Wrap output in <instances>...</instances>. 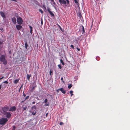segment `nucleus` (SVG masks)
Segmentation results:
<instances>
[{
  "instance_id": "38",
  "label": "nucleus",
  "mask_w": 130,
  "mask_h": 130,
  "mask_svg": "<svg viewBox=\"0 0 130 130\" xmlns=\"http://www.w3.org/2000/svg\"><path fill=\"white\" fill-rule=\"evenodd\" d=\"M77 50L78 51H79L80 50V49L79 48H78V47H77Z\"/></svg>"
},
{
  "instance_id": "36",
  "label": "nucleus",
  "mask_w": 130,
  "mask_h": 130,
  "mask_svg": "<svg viewBox=\"0 0 130 130\" xmlns=\"http://www.w3.org/2000/svg\"><path fill=\"white\" fill-rule=\"evenodd\" d=\"M35 89V87H33L32 88V90L33 91L34 90V89Z\"/></svg>"
},
{
  "instance_id": "44",
  "label": "nucleus",
  "mask_w": 130,
  "mask_h": 130,
  "mask_svg": "<svg viewBox=\"0 0 130 130\" xmlns=\"http://www.w3.org/2000/svg\"><path fill=\"white\" fill-rule=\"evenodd\" d=\"M48 115V113H47L46 114L45 116L46 117H47Z\"/></svg>"
},
{
  "instance_id": "28",
  "label": "nucleus",
  "mask_w": 130,
  "mask_h": 130,
  "mask_svg": "<svg viewBox=\"0 0 130 130\" xmlns=\"http://www.w3.org/2000/svg\"><path fill=\"white\" fill-rule=\"evenodd\" d=\"M58 66L60 69H61L62 67L60 64L58 65Z\"/></svg>"
},
{
  "instance_id": "8",
  "label": "nucleus",
  "mask_w": 130,
  "mask_h": 130,
  "mask_svg": "<svg viewBox=\"0 0 130 130\" xmlns=\"http://www.w3.org/2000/svg\"><path fill=\"white\" fill-rule=\"evenodd\" d=\"M0 14L2 17L3 18H6V17L5 13L2 11H1L0 12Z\"/></svg>"
},
{
  "instance_id": "12",
  "label": "nucleus",
  "mask_w": 130,
  "mask_h": 130,
  "mask_svg": "<svg viewBox=\"0 0 130 130\" xmlns=\"http://www.w3.org/2000/svg\"><path fill=\"white\" fill-rule=\"evenodd\" d=\"M16 27L18 30H20L22 28V26L20 25H18L16 26Z\"/></svg>"
},
{
  "instance_id": "30",
  "label": "nucleus",
  "mask_w": 130,
  "mask_h": 130,
  "mask_svg": "<svg viewBox=\"0 0 130 130\" xmlns=\"http://www.w3.org/2000/svg\"><path fill=\"white\" fill-rule=\"evenodd\" d=\"M27 108V107L26 106H25L24 107H23V109L24 110H26Z\"/></svg>"
},
{
  "instance_id": "37",
  "label": "nucleus",
  "mask_w": 130,
  "mask_h": 130,
  "mask_svg": "<svg viewBox=\"0 0 130 130\" xmlns=\"http://www.w3.org/2000/svg\"><path fill=\"white\" fill-rule=\"evenodd\" d=\"M63 124V122H60L59 123V124L60 125H62Z\"/></svg>"
},
{
  "instance_id": "1",
  "label": "nucleus",
  "mask_w": 130,
  "mask_h": 130,
  "mask_svg": "<svg viewBox=\"0 0 130 130\" xmlns=\"http://www.w3.org/2000/svg\"><path fill=\"white\" fill-rule=\"evenodd\" d=\"M0 60L1 62H3V63L5 65L7 64V62L6 60L5 57L4 55H2L0 57Z\"/></svg>"
},
{
  "instance_id": "55",
  "label": "nucleus",
  "mask_w": 130,
  "mask_h": 130,
  "mask_svg": "<svg viewBox=\"0 0 130 130\" xmlns=\"http://www.w3.org/2000/svg\"><path fill=\"white\" fill-rule=\"evenodd\" d=\"M92 25H91V27H92Z\"/></svg>"
},
{
  "instance_id": "13",
  "label": "nucleus",
  "mask_w": 130,
  "mask_h": 130,
  "mask_svg": "<svg viewBox=\"0 0 130 130\" xmlns=\"http://www.w3.org/2000/svg\"><path fill=\"white\" fill-rule=\"evenodd\" d=\"M36 109V105H34L31 107V110L32 111H35Z\"/></svg>"
},
{
  "instance_id": "32",
  "label": "nucleus",
  "mask_w": 130,
  "mask_h": 130,
  "mask_svg": "<svg viewBox=\"0 0 130 130\" xmlns=\"http://www.w3.org/2000/svg\"><path fill=\"white\" fill-rule=\"evenodd\" d=\"M49 105V104L48 103H46L44 105L45 106H48Z\"/></svg>"
},
{
  "instance_id": "47",
  "label": "nucleus",
  "mask_w": 130,
  "mask_h": 130,
  "mask_svg": "<svg viewBox=\"0 0 130 130\" xmlns=\"http://www.w3.org/2000/svg\"><path fill=\"white\" fill-rule=\"evenodd\" d=\"M32 103L33 104H35V101H33L32 102Z\"/></svg>"
},
{
  "instance_id": "45",
  "label": "nucleus",
  "mask_w": 130,
  "mask_h": 130,
  "mask_svg": "<svg viewBox=\"0 0 130 130\" xmlns=\"http://www.w3.org/2000/svg\"><path fill=\"white\" fill-rule=\"evenodd\" d=\"M43 6L44 7V9H46V7L45 5H43Z\"/></svg>"
},
{
  "instance_id": "4",
  "label": "nucleus",
  "mask_w": 130,
  "mask_h": 130,
  "mask_svg": "<svg viewBox=\"0 0 130 130\" xmlns=\"http://www.w3.org/2000/svg\"><path fill=\"white\" fill-rule=\"evenodd\" d=\"M47 10L51 16L52 17L54 16V14L51 11V9L49 8H47Z\"/></svg>"
},
{
  "instance_id": "21",
  "label": "nucleus",
  "mask_w": 130,
  "mask_h": 130,
  "mask_svg": "<svg viewBox=\"0 0 130 130\" xmlns=\"http://www.w3.org/2000/svg\"><path fill=\"white\" fill-rule=\"evenodd\" d=\"M60 62L63 65H64V63L63 62V60L62 59H61L60 60Z\"/></svg>"
},
{
  "instance_id": "54",
  "label": "nucleus",
  "mask_w": 130,
  "mask_h": 130,
  "mask_svg": "<svg viewBox=\"0 0 130 130\" xmlns=\"http://www.w3.org/2000/svg\"><path fill=\"white\" fill-rule=\"evenodd\" d=\"M21 87L20 88V89H21Z\"/></svg>"
},
{
  "instance_id": "42",
  "label": "nucleus",
  "mask_w": 130,
  "mask_h": 130,
  "mask_svg": "<svg viewBox=\"0 0 130 130\" xmlns=\"http://www.w3.org/2000/svg\"><path fill=\"white\" fill-rule=\"evenodd\" d=\"M2 87V84H0V90L1 89Z\"/></svg>"
},
{
  "instance_id": "2",
  "label": "nucleus",
  "mask_w": 130,
  "mask_h": 130,
  "mask_svg": "<svg viewBox=\"0 0 130 130\" xmlns=\"http://www.w3.org/2000/svg\"><path fill=\"white\" fill-rule=\"evenodd\" d=\"M59 1L61 5H66L67 3L66 1L67 4H69V1L68 0H59Z\"/></svg>"
},
{
  "instance_id": "3",
  "label": "nucleus",
  "mask_w": 130,
  "mask_h": 130,
  "mask_svg": "<svg viewBox=\"0 0 130 130\" xmlns=\"http://www.w3.org/2000/svg\"><path fill=\"white\" fill-rule=\"evenodd\" d=\"M17 21L19 24L21 25L22 23L23 20L21 17H19L17 19Z\"/></svg>"
},
{
  "instance_id": "11",
  "label": "nucleus",
  "mask_w": 130,
  "mask_h": 130,
  "mask_svg": "<svg viewBox=\"0 0 130 130\" xmlns=\"http://www.w3.org/2000/svg\"><path fill=\"white\" fill-rule=\"evenodd\" d=\"M12 21L14 24H15L16 23V19L15 18L13 17L12 18Z\"/></svg>"
},
{
  "instance_id": "14",
  "label": "nucleus",
  "mask_w": 130,
  "mask_h": 130,
  "mask_svg": "<svg viewBox=\"0 0 130 130\" xmlns=\"http://www.w3.org/2000/svg\"><path fill=\"white\" fill-rule=\"evenodd\" d=\"M31 74H27V78L28 80L29 81L30 80V77H31Z\"/></svg>"
},
{
  "instance_id": "18",
  "label": "nucleus",
  "mask_w": 130,
  "mask_h": 130,
  "mask_svg": "<svg viewBox=\"0 0 130 130\" xmlns=\"http://www.w3.org/2000/svg\"><path fill=\"white\" fill-rule=\"evenodd\" d=\"M6 122H0V127H1L5 124Z\"/></svg>"
},
{
  "instance_id": "24",
  "label": "nucleus",
  "mask_w": 130,
  "mask_h": 130,
  "mask_svg": "<svg viewBox=\"0 0 130 130\" xmlns=\"http://www.w3.org/2000/svg\"><path fill=\"white\" fill-rule=\"evenodd\" d=\"M39 12H40L41 13H43V12L42 10L41 9H39Z\"/></svg>"
},
{
  "instance_id": "39",
  "label": "nucleus",
  "mask_w": 130,
  "mask_h": 130,
  "mask_svg": "<svg viewBox=\"0 0 130 130\" xmlns=\"http://www.w3.org/2000/svg\"><path fill=\"white\" fill-rule=\"evenodd\" d=\"M59 90H59V89H57V90H56V92H57L58 93V92H59Z\"/></svg>"
},
{
  "instance_id": "52",
  "label": "nucleus",
  "mask_w": 130,
  "mask_h": 130,
  "mask_svg": "<svg viewBox=\"0 0 130 130\" xmlns=\"http://www.w3.org/2000/svg\"><path fill=\"white\" fill-rule=\"evenodd\" d=\"M32 29H31H31L30 30V32L31 33V31H32Z\"/></svg>"
},
{
  "instance_id": "26",
  "label": "nucleus",
  "mask_w": 130,
  "mask_h": 130,
  "mask_svg": "<svg viewBox=\"0 0 130 130\" xmlns=\"http://www.w3.org/2000/svg\"><path fill=\"white\" fill-rule=\"evenodd\" d=\"M74 2L76 4H78V0H74Z\"/></svg>"
},
{
  "instance_id": "25",
  "label": "nucleus",
  "mask_w": 130,
  "mask_h": 130,
  "mask_svg": "<svg viewBox=\"0 0 130 130\" xmlns=\"http://www.w3.org/2000/svg\"><path fill=\"white\" fill-rule=\"evenodd\" d=\"M33 111L31 112V113L33 115H35L36 113V112H34L35 111Z\"/></svg>"
},
{
  "instance_id": "31",
  "label": "nucleus",
  "mask_w": 130,
  "mask_h": 130,
  "mask_svg": "<svg viewBox=\"0 0 130 130\" xmlns=\"http://www.w3.org/2000/svg\"><path fill=\"white\" fill-rule=\"evenodd\" d=\"M3 83H5L6 84H7L8 83V82L6 80L4 82H3Z\"/></svg>"
},
{
  "instance_id": "22",
  "label": "nucleus",
  "mask_w": 130,
  "mask_h": 130,
  "mask_svg": "<svg viewBox=\"0 0 130 130\" xmlns=\"http://www.w3.org/2000/svg\"><path fill=\"white\" fill-rule=\"evenodd\" d=\"M78 17L80 18L82 17V14L80 12H79L78 14Z\"/></svg>"
},
{
  "instance_id": "43",
  "label": "nucleus",
  "mask_w": 130,
  "mask_h": 130,
  "mask_svg": "<svg viewBox=\"0 0 130 130\" xmlns=\"http://www.w3.org/2000/svg\"><path fill=\"white\" fill-rule=\"evenodd\" d=\"M23 95L25 97L26 96V94L24 93V92H23Z\"/></svg>"
},
{
  "instance_id": "9",
  "label": "nucleus",
  "mask_w": 130,
  "mask_h": 130,
  "mask_svg": "<svg viewBox=\"0 0 130 130\" xmlns=\"http://www.w3.org/2000/svg\"><path fill=\"white\" fill-rule=\"evenodd\" d=\"M11 116V114L9 112H7L6 113V117L7 118H9Z\"/></svg>"
},
{
  "instance_id": "41",
  "label": "nucleus",
  "mask_w": 130,
  "mask_h": 130,
  "mask_svg": "<svg viewBox=\"0 0 130 130\" xmlns=\"http://www.w3.org/2000/svg\"><path fill=\"white\" fill-rule=\"evenodd\" d=\"M52 71L51 70H50V75H51V74H52Z\"/></svg>"
},
{
  "instance_id": "23",
  "label": "nucleus",
  "mask_w": 130,
  "mask_h": 130,
  "mask_svg": "<svg viewBox=\"0 0 130 130\" xmlns=\"http://www.w3.org/2000/svg\"><path fill=\"white\" fill-rule=\"evenodd\" d=\"M73 91L72 90H70V93L71 94V96H72L73 95Z\"/></svg>"
},
{
  "instance_id": "10",
  "label": "nucleus",
  "mask_w": 130,
  "mask_h": 130,
  "mask_svg": "<svg viewBox=\"0 0 130 130\" xmlns=\"http://www.w3.org/2000/svg\"><path fill=\"white\" fill-rule=\"evenodd\" d=\"M59 90L63 93L64 94H65L66 93V91L64 90L63 88H59Z\"/></svg>"
},
{
  "instance_id": "33",
  "label": "nucleus",
  "mask_w": 130,
  "mask_h": 130,
  "mask_svg": "<svg viewBox=\"0 0 130 130\" xmlns=\"http://www.w3.org/2000/svg\"><path fill=\"white\" fill-rule=\"evenodd\" d=\"M61 80L62 81L63 83H64V81L63 80V77L61 78Z\"/></svg>"
},
{
  "instance_id": "6",
  "label": "nucleus",
  "mask_w": 130,
  "mask_h": 130,
  "mask_svg": "<svg viewBox=\"0 0 130 130\" xmlns=\"http://www.w3.org/2000/svg\"><path fill=\"white\" fill-rule=\"evenodd\" d=\"M8 119L6 118H2L0 119V122H7Z\"/></svg>"
},
{
  "instance_id": "5",
  "label": "nucleus",
  "mask_w": 130,
  "mask_h": 130,
  "mask_svg": "<svg viewBox=\"0 0 130 130\" xmlns=\"http://www.w3.org/2000/svg\"><path fill=\"white\" fill-rule=\"evenodd\" d=\"M9 107L8 106H7L6 107H3L2 108L3 111L4 112L6 111L9 110Z\"/></svg>"
},
{
  "instance_id": "20",
  "label": "nucleus",
  "mask_w": 130,
  "mask_h": 130,
  "mask_svg": "<svg viewBox=\"0 0 130 130\" xmlns=\"http://www.w3.org/2000/svg\"><path fill=\"white\" fill-rule=\"evenodd\" d=\"M28 46V44L27 41H26L25 43V47L26 49L27 48V47Z\"/></svg>"
},
{
  "instance_id": "29",
  "label": "nucleus",
  "mask_w": 130,
  "mask_h": 130,
  "mask_svg": "<svg viewBox=\"0 0 130 130\" xmlns=\"http://www.w3.org/2000/svg\"><path fill=\"white\" fill-rule=\"evenodd\" d=\"M47 102V99H45L44 100V103H46Z\"/></svg>"
},
{
  "instance_id": "17",
  "label": "nucleus",
  "mask_w": 130,
  "mask_h": 130,
  "mask_svg": "<svg viewBox=\"0 0 130 130\" xmlns=\"http://www.w3.org/2000/svg\"><path fill=\"white\" fill-rule=\"evenodd\" d=\"M72 85L71 84H69L68 85V88L69 89H70L72 87Z\"/></svg>"
},
{
  "instance_id": "15",
  "label": "nucleus",
  "mask_w": 130,
  "mask_h": 130,
  "mask_svg": "<svg viewBox=\"0 0 130 130\" xmlns=\"http://www.w3.org/2000/svg\"><path fill=\"white\" fill-rule=\"evenodd\" d=\"M82 34H83L85 32L84 28V26L82 25Z\"/></svg>"
},
{
  "instance_id": "34",
  "label": "nucleus",
  "mask_w": 130,
  "mask_h": 130,
  "mask_svg": "<svg viewBox=\"0 0 130 130\" xmlns=\"http://www.w3.org/2000/svg\"><path fill=\"white\" fill-rule=\"evenodd\" d=\"M70 47H72V48L74 49V46L72 45H70Z\"/></svg>"
},
{
  "instance_id": "19",
  "label": "nucleus",
  "mask_w": 130,
  "mask_h": 130,
  "mask_svg": "<svg viewBox=\"0 0 130 130\" xmlns=\"http://www.w3.org/2000/svg\"><path fill=\"white\" fill-rule=\"evenodd\" d=\"M3 43L0 41V48H2L3 46Z\"/></svg>"
},
{
  "instance_id": "51",
  "label": "nucleus",
  "mask_w": 130,
  "mask_h": 130,
  "mask_svg": "<svg viewBox=\"0 0 130 130\" xmlns=\"http://www.w3.org/2000/svg\"><path fill=\"white\" fill-rule=\"evenodd\" d=\"M50 1H51V2H54V0H50Z\"/></svg>"
},
{
  "instance_id": "35",
  "label": "nucleus",
  "mask_w": 130,
  "mask_h": 130,
  "mask_svg": "<svg viewBox=\"0 0 130 130\" xmlns=\"http://www.w3.org/2000/svg\"><path fill=\"white\" fill-rule=\"evenodd\" d=\"M41 24L42 25L43 24V20H42V18L41 19Z\"/></svg>"
},
{
  "instance_id": "53",
  "label": "nucleus",
  "mask_w": 130,
  "mask_h": 130,
  "mask_svg": "<svg viewBox=\"0 0 130 130\" xmlns=\"http://www.w3.org/2000/svg\"><path fill=\"white\" fill-rule=\"evenodd\" d=\"M12 130H14V129H13Z\"/></svg>"
},
{
  "instance_id": "40",
  "label": "nucleus",
  "mask_w": 130,
  "mask_h": 130,
  "mask_svg": "<svg viewBox=\"0 0 130 130\" xmlns=\"http://www.w3.org/2000/svg\"><path fill=\"white\" fill-rule=\"evenodd\" d=\"M29 28H30V30H31V29H32V27L30 26H29Z\"/></svg>"
},
{
  "instance_id": "50",
  "label": "nucleus",
  "mask_w": 130,
  "mask_h": 130,
  "mask_svg": "<svg viewBox=\"0 0 130 130\" xmlns=\"http://www.w3.org/2000/svg\"><path fill=\"white\" fill-rule=\"evenodd\" d=\"M15 126H14L13 127V129H14V130H15Z\"/></svg>"
},
{
  "instance_id": "7",
  "label": "nucleus",
  "mask_w": 130,
  "mask_h": 130,
  "mask_svg": "<svg viewBox=\"0 0 130 130\" xmlns=\"http://www.w3.org/2000/svg\"><path fill=\"white\" fill-rule=\"evenodd\" d=\"M16 109V107L15 106H12L10 108V109L9 110V111H15Z\"/></svg>"
},
{
  "instance_id": "49",
  "label": "nucleus",
  "mask_w": 130,
  "mask_h": 130,
  "mask_svg": "<svg viewBox=\"0 0 130 130\" xmlns=\"http://www.w3.org/2000/svg\"><path fill=\"white\" fill-rule=\"evenodd\" d=\"M12 1H14L15 2H17V0H12Z\"/></svg>"
},
{
  "instance_id": "48",
  "label": "nucleus",
  "mask_w": 130,
  "mask_h": 130,
  "mask_svg": "<svg viewBox=\"0 0 130 130\" xmlns=\"http://www.w3.org/2000/svg\"><path fill=\"white\" fill-rule=\"evenodd\" d=\"M28 98H29V96H27L26 97V99H28Z\"/></svg>"
},
{
  "instance_id": "46",
  "label": "nucleus",
  "mask_w": 130,
  "mask_h": 130,
  "mask_svg": "<svg viewBox=\"0 0 130 130\" xmlns=\"http://www.w3.org/2000/svg\"><path fill=\"white\" fill-rule=\"evenodd\" d=\"M4 78V77L3 76L2 77L0 78V79H2L3 78Z\"/></svg>"
},
{
  "instance_id": "27",
  "label": "nucleus",
  "mask_w": 130,
  "mask_h": 130,
  "mask_svg": "<svg viewBox=\"0 0 130 130\" xmlns=\"http://www.w3.org/2000/svg\"><path fill=\"white\" fill-rule=\"evenodd\" d=\"M57 25L58 26V27H59L60 30H61V31H62V29L61 28V27H60V26L58 24H57Z\"/></svg>"
},
{
  "instance_id": "16",
  "label": "nucleus",
  "mask_w": 130,
  "mask_h": 130,
  "mask_svg": "<svg viewBox=\"0 0 130 130\" xmlns=\"http://www.w3.org/2000/svg\"><path fill=\"white\" fill-rule=\"evenodd\" d=\"M19 79H16L14 81L13 83L15 84H17L19 82Z\"/></svg>"
}]
</instances>
